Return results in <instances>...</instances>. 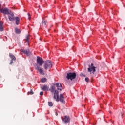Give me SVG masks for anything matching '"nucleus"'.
Returning a JSON list of instances; mask_svg holds the SVG:
<instances>
[{"mask_svg": "<svg viewBox=\"0 0 125 125\" xmlns=\"http://www.w3.org/2000/svg\"><path fill=\"white\" fill-rule=\"evenodd\" d=\"M39 8H40V6H39Z\"/></svg>", "mask_w": 125, "mask_h": 125, "instance_id": "obj_28", "label": "nucleus"}, {"mask_svg": "<svg viewBox=\"0 0 125 125\" xmlns=\"http://www.w3.org/2000/svg\"><path fill=\"white\" fill-rule=\"evenodd\" d=\"M96 67L93 66V63H91V66H90V68H88V72H90V74H92L91 72H92V74H94L95 72H96Z\"/></svg>", "mask_w": 125, "mask_h": 125, "instance_id": "obj_7", "label": "nucleus"}, {"mask_svg": "<svg viewBox=\"0 0 125 125\" xmlns=\"http://www.w3.org/2000/svg\"><path fill=\"white\" fill-rule=\"evenodd\" d=\"M56 116H57V115H58L57 113H56Z\"/></svg>", "mask_w": 125, "mask_h": 125, "instance_id": "obj_27", "label": "nucleus"}, {"mask_svg": "<svg viewBox=\"0 0 125 125\" xmlns=\"http://www.w3.org/2000/svg\"><path fill=\"white\" fill-rule=\"evenodd\" d=\"M3 23L0 21V31L3 32Z\"/></svg>", "mask_w": 125, "mask_h": 125, "instance_id": "obj_18", "label": "nucleus"}, {"mask_svg": "<svg viewBox=\"0 0 125 125\" xmlns=\"http://www.w3.org/2000/svg\"><path fill=\"white\" fill-rule=\"evenodd\" d=\"M50 91L52 93H53L54 92V98L55 97H58V94L59 93V92L56 90V88H55V86H52L51 88H50Z\"/></svg>", "mask_w": 125, "mask_h": 125, "instance_id": "obj_4", "label": "nucleus"}, {"mask_svg": "<svg viewBox=\"0 0 125 125\" xmlns=\"http://www.w3.org/2000/svg\"><path fill=\"white\" fill-rule=\"evenodd\" d=\"M11 11V10H10L7 8H5L4 9H2L0 10V12L1 13H3V14H6L7 15H8V14Z\"/></svg>", "mask_w": 125, "mask_h": 125, "instance_id": "obj_9", "label": "nucleus"}, {"mask_svg": "<svg viewBox=\"0 0 125 125\" xmlns=\"http://www.w3.org/2000/svg\"><path fill=\"white\" fill-rule=\"evenodd\" d=\"M37 63L39 65V66H40V67H41V66H42V64H43V63H44V61L42 58H41L40 57H37Z\"/></svg>", "mask_w": 125, "mask_h": 125, "instance_id": "obj_5", "label": "nucleus"}, {"mask_svg": "<svg viewBox=\"0 0 125 125\" xmlns=\"http://www.w3.org/2000/svg\"><path fill=\"white\" fill-rule=\"evenodd\" d=\"M8 18L9 20V21L11 22H13L14 21V14H13V12L11 11L8 14Z\"/></svg>", "mask_w": 125, "mask_h": 125, "instance_id": "obj_6", "label": "nucleus"}, {"mask_svg": "<svg viewBox=\"0 0 125 125\" xmlns=\"http://www.w3.org/2000/svg\"><path fill=\"white\" fill-rule=\"evenodd\" d=\"M54 85H56L58 90H62L63 89V87H62V85L60 83H54Z\"/></svg>", "mask_w": 125, "mask_h": 125, "instance_id": "obj_11", "label": "nucleus"}, {"mask_svg": "<svg viewBox=\"0 0 125 125\" xmlns=\"http://www.w3.org/2000/svg\"><path fill=\"white\" fill-rule=\"evenodd\" d=\"M15 33L16 34H20V33H21V31H20V29L18 28H16L15 29Z\"/></svg>", "mask_w": 125, "mask_h": 125, "instance_id": "obj_19", "label": "nucleus"}, {"mask_svg": "<svg viewBox=\"0 0 125 125\" xmlns=\"http://www.w3.org/2000/svg\"><path fill=\"white\" fill-rule=\"evenodd\" d=\"M14 20L16 21V24L19 25V23H20V19L18 17H16L14 18Z\"/></svg>", "mask_w": 125, "mask_h": 125, "instance_id": "obj_16", "label": "nucleus"}, {"mask_svg": "<svg viewBox=\"0 0 125 125\" xmlns=\"http://www.w3.org/2000/svg\"><path fill=\"white\" fill-rule=\"evenodd\" d=\"M77 77V74L75 72H70L67 74L66 79L67 80H70V81H73L75 80Z\"/></svg>", "mask_w": 125, "mask_h": 125, "instance_id": "obj_1", "label": "nucleus"}, {"mask_svg": "<svg viewBox=\"0 0 125 125\" xmlns=\"http://www.w3.org/2000/svg\"><path fill=\"white\" fill-rule=\"evenodd\" d=\"M109 113H111V114H112V112H111V111H109Z\"/></svg>", "mask_w": 125, "mask_h": 125, "instance_id": "obj_26", "label": "nucleus"}, {"mask_svg": "<svg viewBox=\"0 0 125 125\" xmlns=\"http://www.w3.org/2000/svg\"><path fill=\"white\" fill-rule=\"evenodd\" d=\"M9 57L11 59V62H10V65H11L13 63V61H15V60H16V58L12 54H9Z\"/></svg>", "mask_w": 125, "mask_h": 125, "instance_id": "obj_12", "label": "nucleus"}, {"mask_svg": "<svg viewBox=\"0 0 125 125\" xmlns=\"http://www.w3.org/2000/svg\"><path fill=\"white\" fill-rule=\"evenodd\" d=\"M35 69L38 71V72H39L40 74L41 75H44V73L43 72V68L39 66L38 65H36L35 66Z\"/></svg>", "mask_w": 125, "mask_h": 125, "instance_id": "obj_8", "label": "nucleus"}, {"mask_svg": "<svg viewBox=\"0 0 125 125\" xmlns=\"http://www.w3.org/2000/svg\"><path fill=\"white\" fill-rule=\"evenodd\" d=\"M85 82H86V83H88L89 81V78H88V77H86L85 79Z\"/></svg>", "mask_w": 125, "mask_h": 125, "instance_id": "obj_23", "label": "nucleus"}, {"mask_svg": "<svg viewBox=\"0 0 125 125\" xmlns=\"http://www.w3.org/2000/svg\"><path fill=\"white\" fill-rule=\"evenodd\" d=\"M28 94H30V95H32L33 94H34V92H33V91L32 90H31V91L30 92H28Z\"/></svg>", "mask_w": 125, "mask_h": 125, "instance_id": "obj_22", "label": "nucleus"}, {"mask_svg": "<svg viewBox=\"0 0 125 125\" xmlns=\"http://www.w3.org/2000/svg\"><path fill=\"white\" fill-rule=\"evenodd\" d=\"M46 24H47V21L43 20L42 23V26L43 28H46Z\"/></svg>", "mask_w": 125, "mask_h": 125, "instance_id": "obj_13", "label": "nucleus"}, {"mask_svg": "<svg viewBox=\"0 0 125 125\" xmlns=\"http://www.w3.org/2000/svg\"><path fill=\"white\" fill-rule=\"evenodd\" d=\"M42 89L43 90V91H48V86L46 85H44L42 87Z\"/></svg>", "mask_w": 125, "mask_h": 125, "instance_id": "obj_17", "label": "nucleus"}, {"mask_svg": "<svg viewBox=\"0 0 125 125\" xmlns=\"http://www.w3.org/2000/svg\"><path fill=\"white\" fill-rule=\"evenodd\" d=\"M43 67L45 70L51 69V68H52V63H51V61L50 60L46 61L44 63Z\"/></svg>", "mask_w": 125, "mask_h": 125, "instance_id": "obj_2", "label": "nucleus"}, {"mask_svg": "<svg viewBox=\"0 0 125 125\" xmlns=\"http://www.w3.org/2000/svg\"><path fill=\"white\" fill-rule=\"evenodd\" d=\"M48 104L49 107H52V106H53V103H52L51 102H49L48 103Z\"/></svg>", "mask_w": 125, "mask_h": 125, "instance_id": "obj_21", "label": "nucleus"}, {"mask_svg": "<svg viewBox=\"0 0 125 125\" xmlns=\"http://www.w3.org/2000/svg\"><path fill=\"white\" fill-rule=\"evenodd\" d=\"M46 78H43L41 79V83H45V82H46Z\"/></svg>", "mask_w": 125, "mask_h": 125, "instance_id": "obj_20", "label": "nucleus"}, {"mask_svg": "<svg viewBox=\"0 0 125 125\" xmlns=\"http://www.w3.org/2000/svg\"><path fill=\"white\" fill-rule=\"evenodd\" d=\"M28 19L29 20H31V15L29 13H28Z\"/></svg>", "mask_w": 125, "mask_h": 125, "instance_id": "obj_24", "label": "nucleus"}, {"mask_svg": "<svg viewBox=\"0 0 125 125\" xmlns=\"http://www.w3.org/2000/svg\"><path fill=\"white\" fill-rule=\"evenodd\" d=\"M62 120L65 124H68L70 122V118L67 116H64L63 117H61Z\"/></svg>", "mask_w": 125, "mask_h": 125, "instance_id": "obj_10", "label": "nucleus"}, {"mask_svg": "<svg viewBox=\"0 0 125 125\" xmlns=\"http://www.w3.org/2000/svg\"><path fill=\"white\" fill-rule=\"evenodd\" d=\"M54 98L56 99V101H60V102L63 103V104H65V101L64 100V95L63 94H61L60 95V97L59 95L58 94V97L57 96H56V97H54Z\"/></svg>", "mask_w": 125, "mask_h": 125, "instance_id": "obj_3", "label": "nucleus"}, {"mask_svg": "<svg viewBox=\"0 0 125 125\" xmlns=\"http://www.w3.org/2000/svg\"><path fill=\"white\" fill-rule=\"evenodd\" d=\"M40 95H41V96L43 95V92H40Z\"/></svg>", "mask_w": 125, "mask_h": 125, "instance_id": "obj_25", "label": "nucleus"}, {"mask_svg": "<svg viewBox=\"0 0 125 125\" xmlns=\"http://www.w3.org/2000/svg\"><path fill=\"white\" fill-rule=\"evenodd\" d=\"M24 41H25V43H26L27 45H29V41H30V37L28 35H26Z\"/></svg>", "mask_w": 125, "mask_h": 125, "instance_id": "obj_14", "label": "nucleus"}, {"mask_svg": "<svg viewBox=\"0 0 125 125\" xmlns=\"http://www.w3.org/2000/svg\"><path fill=\"white\" fill-rule=\"evenodd\" d=\"M22 52L24 53V54H26L27 55V56H29V55H31V52H30V50H23Z\"/></svg>", "mask_w": 125, "mask_h": 125, "instance_id": "obj_15", "label": "nucleus"}]
</instances>
